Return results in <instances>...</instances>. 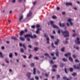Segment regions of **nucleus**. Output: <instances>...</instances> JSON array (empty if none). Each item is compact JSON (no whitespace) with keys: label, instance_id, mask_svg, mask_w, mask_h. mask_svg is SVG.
I'll return each mask as SVG.
<instances>
[{"label":"nucleus","instance_id":"f257e3e1","mask_svg":"<svg viewBox=\"0 0 80 80\" xmlns=\"http://www.w3.org/2000/svg\"><path fill=\"white\" fill-rule=\"evenodd\" d=\"M58 33L60 34V33H62V34H66V35H64V37H68L69 36V32L67 31L66 30L65 31H63L62 30H61L59 29L58 31Z\"/></svg>","mask_w":80,"mask_h":80},{"label":"nucleus","instance_id":"f03ea898","mask_svg":"<svg viewBox=\"0 0 80 80\" xmlns=\"http://www.w3.org/2000/svg\"><path fill=\"white\" fill-rule=\"evenodd\" d=\"M72 21H73V20L70 18H68L67 20L66 25L68 27H70V25L72 26L73 25V23L72 22Z\"/></svg>","mask_w":80,"mask_h":80},{"label":"nucleus","instance_id":"7ed1b4c3","mask_svg":"<svg viewBox=\"0 0 80 80\" xmlns=\"http://www.w3.org/2000/svg\"><path fill=\"white\" fill-rule=\"evenodd\" d=\"M36 27L37 28V30L36 31V33H39V31L42 30V28L40 27V25L39 24H37L36 26Z\"/></svg>","mask_w":80,"mask_h":80},{"label":"nucleus","instance_id":"20e7f679","mask_svg":"<svg viewBox=\"0 0 80 80\" xmlns=\"http://www.w3.org/2000/svg\"><path fill=\"white\" fill-rule=\"evenodd\" d=\"M24 37L25 38H27V37H30L31 38H37V36L36 35H34L32 36V35L29 34L24 35Z\"/></svg>","mask_w":80,"mask_h":80},{"label":"nucleus","instance_id":"39448f33","mask_svg":"<svg viewBox=\"0 0 80 80\" xmlns=\"http://www.w3.org/2000/svg\"><path fill=\"white\" fill-rule=\"evenodd\" d=\"M53 23H54V22L52 21H50V23L51 25H52V27H53V28H57V29H58V27L54 24H53Z\"/></svg>","mask_w":80,"mask_h":80},{"label":"nucleus","instance_id":"423d86ee","mask_svg":"<svg viewBox=\"0 0 80 80\" xmlns=\"http://www.w3.org/2000/svg\"><path fill=\"white\" fill-rule=\"evenodd\" d=\"M80 38L78 37L76 38V39L75 40V42L77 44H80Z\"/></svg>","mask_w":80,"mask_h":80},{"label":"nucleus","instance_id":"0eeeda50","mask_svg":"<svg viewBox=\"0 0 80 80\" xmlns=\"http://www.w3.org/2000/svg\"><path fill=\"white\" fill-rule=\"evenodd\" d=\"M44 37H47L46 38V40L47 41V43H49V38H48V37H47V34L46 33H45L44 34Z\"/></svg>","mask_w":80,"mask_h":80},{"label":"nucleus","instance_id":"6e6552de","mask_svg":"<svg viewBox=\"0 0 80 80\" xmlns=\"http://www.w3.org/2000/svg\"><path fill=\"white\" fill-rule=\"evenodd\" d=\"M72 32L73 33L72 36L73 37H75V36H77V34H76V32H75V30H72Z\"/></svg>","mask_w":80,"mask_h":80},{"label":"nucleus","instance_id":"1a4fd4ad","mask_svg":"<svg viewBox=\"0 0 80 80\" xmlns=\"http://www.w3.org/2000/svg\"><path fill=\"white\" fill-rule=\"evenodd\" d=\"M59 25L60 27H65V23H61V22H59Z\"/></svg>","mask_w":80,"mask_h":80},{"label":"nucleus","instance_id":"9d476101","mask_svg":"<svg viewBox=\"0 0 80 80\" xmlns=\"http://www.w3.org/2000/svg\"><path fill=\"white\" fill-rule=\"evenodd\" d=\"M19 46H20V47H22H22H23L24 48L25 50L26 49V47L25 46L24 44H22V43H20Z\"/></svg>","mask_w":80,"mask_h":80},{"label":"nucleus","instance_id":"9b49d317","mask_svg":"<svg viewBox=\"0 0 80 80\" xmlns=\"http://www.w3.org/2000/svg\"><path fill=\"white\" fill-rule=\"evenodd\" d=\"M32 12L29 11V13H28V14H27V17H30V16H31V15H32Z\"/></svg>","mask_w":80,"mask_h":80},{"label":"nucleus","instance_id":"f8f14e48","mask_svg":"<svg viewBox=\"0 0 80 80\" xmlns=\"http://www.w3.org/2000/svg\"><path fill=\"white\" fill-rule=\"evenodd\" d=\"M71 55V53L70 52H68L64 55L65 57H68V56H70Z\"/></svg>","mask_w":80,"mask_h":80},{"label":"nucleus","instance_id":"ddd939ff","mask_svg":"<svg viewBox=\"0 0 80 80\" xmlns=\"http://www.w3.org/2000/svg\"><path fill=\"white\" fill-rule=\"evenodd\" d=\"M66 5L68 6V5H72V3L71 2H66Z\"/></svg>","mask_w":80,"mask_h":80},{"label":"nucleus","instance_id":"4468645a","mask_svg":"<svg viewBox=\"0 0 80 80\" xmlns=\"http://www.w3.org/2000/svg\"><path fill=\"white\" fill-rule=\"evenodd\" d=\"M44 55H45V56H46L48 57V58H51L50 56H49V55L48 53H44Z\"/></svg>","mask_w":80,"mask_h":80},{"label":"nucleus","instance_id":"2eb2a0df","mask_svg":"<svg viewBox=\"0 0 80 80\" xmlns=\"http://www.w3.org/2000/svg\"><path fill=\"white\" fill-rule=\"evenodd\" d=\"M31 75V73L30 72H28L26 75V76L28 77V78L30 77V75Z\"/></svg>","mask_w":80,"mask_h":80},{"label":"nucleus","instance_id":"dca6fc26","mask_svg":"<svg viewBox=\"0 0 80 80\" xmlns=\"http://www.w3.org/2000/svg\"><path fill=\"white\" fill-rule=\"evenodd\" d=\"M20 39L21 41H25V38L23 37H20Z\"/></svg>","mask_w":80,"mask_h":80},{"label":"nucleus","instance_id":"f3484780","mask_svg":"<svg viewBox=\"0 0 80 80\" xmlns=\"http://www.w3.org/2000/svg\"><path fill=\"white\" fill-rule=\"evenodd\" d=\"M59 42V40L58 39L57 40V41H55V45H58V43Z\"/></svg>","mask_w":80,"mask_h":80},{"label":"nucleus","instance_id":"a211bd4d","mask_svg":"<svg viewBox=\"0 0 80 80\" xmlns=\"http://www.w3.org/2000/svg\"><path fill=\"white\" fill-rule=\"evenodd\" d=\"M74 48H76V50H79V48L78 47H76L75 45H74L73 46Z\"/></svg>","mask_w":80,"mask_h":80},{"label":"nucleus","instance_id":"6ab92c4d","mask_svg":"<svg viewBox=\"0 0 80 80\" xmlns=\"http://www.w3.org/2000/svg\"><path fill=\"white\" fill-rule=\"evenodd\" d=\"M36 72V68H34L33 69V73L34 75H35Z\"/></svg>","mask_w":80,"mask_h":80},{"label":"nucleus","instance_id":"aec40b11","mask_svg":"<svg viewBox=\"0 0 80 80\" xmlns=\"http://www.w3.org/2000/svg\"><path fill=\"white\" fill-rule=\"evenodd\" d=\"M0 57L1 58H3V56L2 52H0Z\"/></svg>","mask_w":80,"mask_h":80},{"label":"nucleus","instance_id":"412c9836","mask_svg":"<svg viewBox=\"0 0 80 80\" xmlns=\"http://www.w3.org/2000/svg\"><path fill=\"white\" fill-rule=\"evenodd\" d=\"M23 17L22 15H21L20 16L19 18V21H21V20H22L23 19Z\"/></svg>","mask_w":80,"mask_h":80},{"label":"nucleus","instance_id":"4be33fe9","mask_svg":"<svg viewBox=\"0 0 80 80\" xmlns=\"http://www.w3.org/2000/svg\"><path fill=\"white\" fill-rule=\"evenodd\" d=\"M74 68H76V69H79L80 68V67H76V65H74L73 66Z\"/></svg>","mask_w":80,"mask_h":80},{"label":"nucleus","instance_id":"5701e85b","mask_svg":"<svg viewBox=\"0 0 80 80\" xmlns=\"http://www.w3.org/2000/svg\"><path fill=\"white\" fill-rule=\"evenodd\" d=\"M12 39H13V40H17V38H16L15 37H11Z\"/></svg>","mask_w":80,"mask_h":80},{"label":"nucleus","instance_id":"b1692460","mask_svg":"<svg viewBox=\"0 0 80 80\" xmlns=\"http://www.w3.org/2000/svg\"><path fill=\"white\" fill-rule=\"evenodd\" d=\"M69 60H70V61H71V62H73V59L72 57H69Z\"/></svg>","mask_w":80,"mask_h":80},{"label":"nucleus","instance_id":"393cba45","mask_svg":"<svg viewBox=\"0 0 80 80\" xmlns=\"http://www.w3.org/2000/svg\"><path fill=\"white\" fill-rule=\"evenodd\" d=\"M24 33V31H22L20 32V35L22 36L23 35V33Z\"/></svg>","mask_w":80,"mask_h":80},{"label":"nucleus","instance_id":"a878e982","mask_svg":"<svg viewBox=\"0 0 80 80\" xmlns=\"http://www.w3.org/2000/svg\"><path fill=\"white\" fill-rule=\"evenodd\" d=\"M12 55L13 54H12V53H10L9 54V57L10 58H12Z\"/></svg>","mask_w":80,"mask_h":80},{"label":"nucleus","instance_id":"bb28decb","mask_svg":"<svg viewBox=\"0 0 80 80\" xmlns=\"http://www.w3.org/2000/svg\"><path fill=\"white\" fill-rule=\"evenodd\" d=\"M29 37H28L26 38H27V41H28V42H29L30 40V38H29Z\"/></svg>","mask_w":80,"mask_h":80},{"label":"nucleus","instance_id":"cd10ccee","mask_svg":"<svg viewBox=\"0 0 80 80\" xmlns=\"http://www.w3.org/2000/svg\"><path fill=\"white\" fill-rule=\"evenodd\" d=\"M63 80H69L68 78H67L66 77H64L63 78Z\"/></svg>","mask_w":80,"mask_h":80},{"label":"nucleus","instance_id":"c85d7f7f","mask_svg":"<svg viewBox=\"0 0 80 80\" xmlns=\"http://www.w3.org/2000/svg\"><path fill=\"white\" fill-rule=\"evenodd\" d=\"M62 60L64 62H67V59H65V58H62Z\"/></svg>","mask_w":80,"mask_h":80},{"label":"nucleus","instance_id":"c756f323","mask_svg":"<svg viewBox=\"0 0 80 80\" xmlns=\"http://www.w3.org/2000/svg\"><path fill=\"white\" fill-rule=\"evenodd\" d=\"M72 76H75L76 75H77V73L75 72H74L72 74Z\"/></svg>","mask_w":80,"mask_h":80},{"label":"nucleus","instance_id":"7c9ffc66","mask_svg":"<svg viewBox=\"0 0 80 80\" xmlns=\"http://www.w3.org/2000/svg\"><path fill=\"white\" fill-rule=\"evenodd\" d=\"M64 70L66 73H67V71L68 70L67 69L65 68Z\"/></svg>","mask_w":80,"mask_h":80},{"label":"nucleus","instance_id":"2f4dec72","mask_svg":"<svg viewBox=\"0 0 80 80\" xmlns=\"http://www.w3.org/2000/svg\"><path fill=\"white\" fill-rule=\"evenodd\" d=\"M68 39L67 38L66 39V41H63V43L64 44L65 43H68V41H67V40H68Z\"/></svg>","mask_w":80,"mask_h":80},{"label":"nucleus","instance_id":"473e14b6","mask_svg":"<svg viewBox=\"0 0 80 80\" xmlns=\"http://www.w3.org/2000/svg\"><path fill=\"white\" fill-rule=\"evenodd\" d=\"M20 50L21 51V52L22 53V52H24V50H23V48H21L20 49Z\"/></svg>","mask_w":80,"mask_h":80},{"label":"nucleus","instance_id":"72a5a7b5","mask_svg":"<svg viewBox=\"0 0 80 80\" xmlns=\"http://www.w3.org/2000/svg\"><path fill=\"white\" fill-rule=\"evenodd\" d=\"M49 61L50 63H51V64L53 63V61H52V60H51L50 61V60H49Z\"/></svg>","mask_w":80,"mask_h":80},{"label":"nucleus","instance_id":"f704fd0d","mask_svg":"<svg viewBox=\"0 0 80 80\" xmlns=\"http://www.w3.org/2000/svg\"><path fill=\"white\" fill-rule=\"evenodd\" d=\"M52 18L53 19H55V18H57V17L55 16H52Z\"/></svg>","mask_w":80,"mask_h":80},{"label":"nucleus","instance_id":"c9c22d12","mask_svg":"<svg viewBox=\"0 0 80 80\" xmlns=\"http://www.w3.org/2000/svg\"><path fill=\"white\" fill-rule=\"evenodd\" d=\"M69 71H70V72H72L73 71V68H69Z\"/></svg>","mask_w":80,"mask_h":80},{"label":"nucleus","instance_id":"e433bc0d","mask_svg":"<svg viewBox=\"0 0 80 80\" xmlns=\"http://www.w3.org/2000/svg\"><path fill=\"white\" fill-rule=\"evenodd\" d=\"M50 37L52 39H53L54 38V36L53 35H51Z\"/></svg>","mask_w":80,"mask_h":80},{"label":"nucleus","instance_id":"4c0bfd02","mask_svg":"<svg viewBox=\"0 0 80 80\" xmlns=\"http://www.w3.org/2000/svg\"><path fill=\"white\" fill-rule=\"evenodd\" d=\"M34 64L33 63H32L31 64V66L32 67H33L34 66Z\"/></svg>","mask_w":80,"mask_h":80},{"label":"nucleus","instance_id":"58836bf2","mask_svg":"<svg viewBox=\"0 0 80 80\" xmlns=\"http://www.w3.org/2000/svg\"><path fill=\"white\" fill-rule=\"evenodd\" d=\"M53 68H56L57 67V65H54L52 66Z\"/></svg>","mask_w":80,"mask_h":80},{"label":"nucleus","instance_id":"ea45409f","mask_svg":"<svg viewBox=\"0 0 80 80\" xmlns=\"http://www.w3.org/2000/svg\"><path fill=\"white\" fill-rule=\"evenodd\" d=\"M72 57L74 58H76L77 56L75 55H72Z\"/></svg>","mask_w":80,"mask_h":80},{"label":"nucleus","instance_id":"a19ab883","mask_svg":"<svg viewBox=\"0 0 80 80\" xmlns=\"http://www.w3.org/2000/svg\"><path fill=\"white\" fill-rule=\"evenodd\" d=\"M75 62H79V61L78 60V59H76L75 60Z\"/></svg>","mask_w":80,"mask_h":80},{"label":"nucleus","instance_id":"79ce46f5","mask_svg":"<svg viewBox=\"0 0 80 80\" xmlns=\"http://www.w3.org/2000/svg\"><path fill=\"white\" fill-rule=\"evenodd\" d=\"M65 49V48H63L61 49V51L62 52H63L64 51V49Z\"/></svg>","mask_w":80,"mask_h":80},{"label":"nucleus","instance_id":"37998d69","mask_svg":"<svg viewBox=\"0 0 80 80\" xmlns=\"http://www.w3.org/2000/svg\"><path fill=\"white\" fill-rule=\"evenodd\" d=\"M54 53H55L54 52L51 53V56H53V55H54Z\"/></svg>","mask_w":80,"mask_h":80},{"label":"nucleus","instance_id":"c03bdc74","mask_svg":"<svg viewBox=\"0 0 80 80\" xmlns=\"http://www.w3.org/2000/svg\"><path fill=\"white\" fill-rule=\"evenodd\" d=\"M56 56H58V52L57 51L56 53Z\"/></svg>","mask_w":80,"mask_h":80},{"label":"nucleus","instance_id":"a18cd8bd","mask_svg":"<svg viewBox=\"0 0 80 80\" xmlns=\"http://www.w3.org/2000/svg\"><path fill=\"white\" fill-rule=\"evenodd\" d=\"M35 79H36V80H38V77L37 76H35Z\"/></svg>","mask_w":80,"mask_h":80},{"label":"nucleus","instance_id":"49530a36","mask_svg":"<svg viewBox=\"0 0 80 80\" xmlns=\"http://www.w3.org/2000/svg\"><path fill=\"white\" fill-rule=\"evenodd\" d=\"M52 48H55V46H53V43H52Z\"/></svg>","mask_w":80,"mask_h":80},{"label":"nucleus","instance_id":"de8ad7c7","mask_svg":"<svg viewBox=\"0 0 80 80\" xmlns=\"http://www.w3.org/2000/svg\"><path fill=\"white\" fill-rule=\"evenodd\" d=\"M35 26L34 25H32L31 26V28H35Z\"/></svg>","mask_w":80,"mask_h":80},{"label":"nucleus","instance_id":"09e8293b","mask_svg":"<svg viewBox=\"0 0 80 80\" xmlns=\"http://www.w3.org/2000/svg\"><path fill=\"white\" fill-rule=\"evenodd\" d=\"M34 58L36 59V60H38V57H36Z\"/></svg>","mask_w":80,"mask_h":80},{"label":"nucleus","instance_id":"8fccbe9b","mask_svg":"<svg viewBox=\"0 0 80 80\" xmlns=\"http://www.w3.org/2000/svg\"><path fill=\"white\" fill-rule=\"evenodd\" d=\"M57 78H60V75H57Z\"/></svg>","mask_w":80,"mask_h":80},{"label":"nucleus","instance_id":"3c124183","mask_svg":"<svg viewBox=\"0 0 80 80\" xmlns=\"http://www.w3.org/2000/svg\"><path fill=\"white\" fill-rule=\"evenodd\" d=\"M34 50H35V51H37V50H38V48H34Z\"/></svg>","mask_w":80,"mask_h":80},{"label":"nucleus","instance_id":"603ef678","mask_svg":"<svg viewBox=\"0 0 80 80\" xmlns=\"http://www.w3.org/2000/svg\"><path fill=\"white\" fill-rule=\"evenodd\" d=\"M23 58H27V56L25 55H23Z\"/></svg>","mask_w":80,"mask_h":80},{"label":"nucleus","instance_id":"864d4df0","mask_svg":"<svg viewBox=\"0 0 80 80\" xmlns=\"http://www.w3.org/2000/svg\"><path fill=\"white\" fill-rule=\"evenodd\" d=\"M11 22H12L11 20H8V22H9V23H11Z\"/></svg>","mask_w":80,"mask_h":80},{"label":"nucleus","instance_id":"5fc2aeb1","mask_svg":"<svg viewBox=\"0 0 80 80\" xmlns=\"http://www.w3.org/2000/svg\"><path fill=\"white\" fill-rule=\"evenodd\" d=\"M16 1V0H13L12 1V3H15V1Z\"/></svg>","mask_w":80,"mask_h":80},{"label":"nucleus","instance_id":"6e6d98bb","mask_svg":"<svg viewBox=\"0 0 80 80\" xmlns=\"http://www.w3.org/2000/svg\"><path fill=\"white\" fill-rule=\"evenodd\" d=\"M57 10H60V8L59 7H57Z\"/></svg>","mask_w":80,"mask_h":80},{"label":"nucleus","instance_id":"4d7b16f0","mask_svg":"<svg viewBox=\"0 0 80 80\" xmlns=\"http://www.w3.org/2000/svg\"><path fill=\"white\" fill-rule=\"evenodd\" d=\"M32 57V55L31 54H30L29 55V56L28 57V58H31V57Z\"/></svg>","mask_w":80,"mask_h":80},{"label":"nucleus","instance_id":"13d9d810","mask_svg":"<svg viewBox=\"0 0 80 80\" xmlns=\"http://www.w3.org/2000/svg\"><path fill=\"white\" fill-rule=\"evenodd\" d=\"M60 66L61 67H63V64H61Z\"/></svg>","mask_w":80,"mask_h":80},{"label":"nucleus","instance_id":"bf43d9fd","mask_svg":"<svg viewBox=\"0 0 80 80\" xmlns=\"http://www.w3.org/2000/svg\"><path fill=\"white\" fill-rule=\"evenodd\" d=\"M52 72H56V70L55 69H52Z\"/></svg>","mask_w":80,"mask_h":80},{"label":"nucleus","instance_id":"052dcab7","mask_svg":"<svg viewBox=\"0 0 80 80\" xmlns=\"http://www.w3.org/2000/svg\"><path fill=\"white\" fill-rule=\"evenodd\" d=\"M45 75L46 77H48V74H47V73L45 74Z\"/></svg>","mask_w":80,"mask_h":80},{"label":"nucleus","instance_id":"680f3d73","mask_svg":"<svg viewBox=\"0 0 80 80\" xmlns=\"http://www.w3.org/2000/svg\"><path fill=\"white\" fill-rule=\"evenodd\" d=\"M52 33L53 34H55L56 33L55 31L54 30H53L52 31Z\"/></svg>","mask_w":80,"mask_h":80},{"label":"nucleus","instance_id":"e2e57ef3","mask_svg":"<svg viewBox=\"0 0 80 80\" xmlns=\"http://www.w3.org/2000/svg\"><path fill=\"white\" fill-rule=\"evenodd\" d=\"M9 72H12V70L10 69H9Z\"/></svg>","mask_w":80,"mask_h":80},{"label":"nucleus","instance_id":"0e129e2a","mask_svg":"<svg viewBox=\"0 0 80 80\" xmlns=\"http://www.w3.org/2000/svg\"><path fill=\"white\" fill-rule=\"evenodd\" d=\"M15 55H16V56H17V55H18L17 53L16 52H15Z\"/></svg>","mask_w":80,"mask_h":80},{"label":"nucleus","instance_id":"69168bd1","mask_svg":"<svg viewBox=\"0 0 80 80\" xmlns=\"http://www.w3.org/2000/svg\"><path fill=\"white\" fill-rule=\"evenodd\" d=\"M52 59H53V60H55V59H56V58L55 57H53Z\"/></svg>","mask_w":80,"mask_h":80},{"label":"nucleus","instance_id":"338daca9","mask_svg":"<svg viewBox=\"0 0 80 80\" xmlns=\"http://www.w3.org/2000/svg\"><path fill=\"white\" fill-rule=\"evenodd\" d=\"M28 47H29V48H32V46L30 45H29L28 46Z\"/></svg>","mask_w":80,"mask_h":80},{"label":"nucleus","instance_id":"774afa93","mask_svg":"<svg viewBox=\"0 0 80 80\" xmlns=\"http://www.w3.org/2000/svg\"><path fill=\"white\" fill-rule=\"evenodd\" d=\"M1 48L2 50H3V49H4V47L2 46V47H1Z\"/></svg>","mask_w":80,"mask_h":80}]
</instances>
